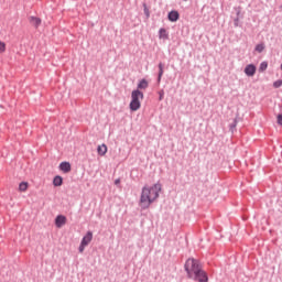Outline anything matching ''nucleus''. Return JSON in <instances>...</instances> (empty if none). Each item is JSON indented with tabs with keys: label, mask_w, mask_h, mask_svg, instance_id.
Listing matches in <instances>:
<instances>
[{
	"label": "nucleus",
	"mask_w": 282,
	"mask_h": 282,
	"mask_svg": "<svg viewBox=\"0 0 282 282\" xmlns=\"http://www.w3.org/2000/svg\"><path fill=\"white\" fill-rule=\"evenodd\" d=\"M183 1H188V0H183Z\"/></svg>",
	"instance_id": "obj_24"
},
{
	"label": "nucleus",
	"mask_w": 282,
	"mask_h": 282,
	"mask_svg": "<svg viewBox=\"0 0 282 282\" xmlns=\"http://www.w3.org/2000/svg\"><path fill=\"white\" fill-rule=\"evenodd\" d=\"M141 100H144V93L140 91L139 89L132 90L130 109L132 111H138V109L142 107Z\"/></svg>",
	"instance_id": "obj_3"
},
{
	"label": "nucleus",
	"mask_w": 282,
	"mask_h": 282,
	"mask_svg": "<svg viewBox=\"0 0 282 282\" xmlns=\"http://www.w3.org/2000/svg\"><path fill=\"white\" fill-rule=\"evenodd\" d=\"M263 50H265V46H264L263 44H258V45L256 46V52L261 53V52H263Z\"/></svg>",
	"instance_id": "obj_17"
},
{
	"label": "nucleus",
	"mask_w": 282,
	"mask_h": 282,
	"mask_svg": "<svg viewBox=\"0 0 282 282\" xmlns=\"http://www.w3.org/2000/svg\"><path fill=\"white\" fill-rule=\"evenodd\" d=\"M164 75V64H159V80H162V76Z\"/></svg>",
	"instance_id": "obj_15"
},
{
	"label": "nucleus",
	"mask_w": 282,
	"mask_h": 282,
	"mask_svg": "<svg viewBox=\"0 0 282 282\" xmlns=\"http://www.w3.org/2000/svg\"><path fill=\"white\" fill-rule=\"evenodd\" d=\"M282 86V80H276L275 83H273V87L279 88Z\"/></svg>",
	"instance_id": "obj_20"
},
{
	"label": "nucleus",
	"mask_w": 282,
	"mask_h": 282,
	"mask_svg": "<svg viewBox=\"0 0 282 282\" xmlns=\"http://www.w3.org/2000/svg\"><path fill=\"white\" fill-rule=\"evenodd\" d=\"M144 14H145L147 19H149V17H151V12L149 11V8H147V4H144Z\"/></svg>",
	"instance_id": "obj_19"
},
{
	"label": "nucleus",
	"mask_w": 282,
	"mask_h": 282,
	"mask_svg": "<svg viewBox=\"0 0 282 282\" xmlns=\"http://www.w3.org/2000/svg\"><path fill=\"white\" fill-rule=\"evenodd\" d=\"M260 72H265V69H268V62H262L261 64H260Z\"/></svg>",
	"instance_id": "obj_16"
},
{
	"label": "nucleus",
	"mask_w": 282,
	"mask_h": 282,
	"mask_svg": "<svg viewBox=\"0 0 282 282\" xmlns=\"http://www.w3.org/2000/svg\"><path fill=\"white\" fill-rule=\"evenodd\" d=\"M185 271L187 272L188 279H193L198 282H208V274L202 270L199 262L193 258L186 260Z\"/></svg>",
	"instance_id": "obj_2"
},
{
	"label": "nucleus",
	"mask_w": 282,
	"mask_h": 282,
	"mask_svg": "<svg viewBox=\"0 0 282 282\" xmlns=\"http://www.w3.org/2000/svg\"><path fill=\"white\" fill-rule=\"evenodd\" d=\"M28 186H29L28 182H22V183H20V185H19V191H20L21 193H25V191H28Z\"/></svg>",
	"instance_id": "obj_14"
},
{
	"label": "nucleus",
	"mask_w": 282,
	"mask_h": 282,
	"mask_svg": "<svg viewBox=\"0 0 282 282\" xmlns=\"http://www.w3.org/2000/svg\"><path fill=\"white\" fill-rule=\"evenodd\" d=\"M29 23H31V25H33L34 28H39V25H41V18L30 17Z\"/></svg>",
	"instance_id": "obj_8"
},
{
	"label": "nucleus",
	"mask_w": 282,
	"mask_h": 282,
	"mask_svg": "<svg viewBox=\"0 0 282 282\" xmlns=\"http://www.w3.org/2000/svg\"><path fill=\"white\" fill-rule=\"evenodd\" d=\"M245 74L247 76H254V74H257V67L252 64L247 65L245 68Z\"/></svg>",
	"instance_id": "obj_6"
},
{
	"label": "nucleus",
	"mask_w": 282,
	"mask_h": 282,
	"mask_svg": "<svg viewBox=\"0 0 282 282\" xmlns=\"http://www.w3.org/2000/svg\"><path fill=\"white\" fill-rule=\"evenodd\" d=\"M149 87V82L147 79H141L138 84V90L140 89H147Z\"/></svg>",
	"instance_id": "obj_12"
},
{
	"label": "nucleus",
	"mask_w": 282,
	"mask_h": 282,
	"mask_svg": "<svg viewBox=\"0 0 282 282\" xmlns=\"http://www.w3.org/2000/svg\"><path fill=\"white\" fill-rule=\"evenodd\" d=\"M169 21L175 22L180 19V13L177 11H171L167 15Z\"/></svg>",
	"instance_id": "obj_9"
},
{
	"label": "nucleus",
	"mask_w": 282,
	"mask_h": 282,
	"mask_svg": "<svg viewBox=\"0 0 282 282\" xmlns=\"http://www.w3.org/2000/svg\"><path fill=\"white\" fill-rule=\"evenodd\" d=\"M278 124L282 127V115H278Z\"/></svg>",
	"instance_id": "obj_21"
},
{
	"label": "nucleus",
	"mask_w": 282,
	"mask_h": 282,
	"mask_svg": "<svg viewBox=\"0 0 282 282\" xmlns=\"http://www.w3.org/2000/svg\"><path fill=\"white\" fill-rule=\"evenodd\" d=\"M6 52V42L0 41V54H3Z\"/></svg>",
	"instance_id": "obj_18"
},
{
	"label": "nucleus",
	"mask_w": 282,
	"mask_h": 282,
	"mask_svg": "<svg viewBox=\"0 0 282 282\" xmlns=\"http://www.w3.org/2000/svg\"><path fill=\"white\" fill-rule=\"evenodd\" d=\"M160 191H162V185L159 183L152 186H144L141 192L139 206L143 209L149 208L160 197Z\"/></svg>",
	"instance_id": "obj_1"
},
{
	"label": "nucleus",
	"mask_w": 282,
	"mask_h": 282,
	"mask_svg": "<svg viewBox=\"0 0 282 282\" xmlns=\"http://www.w3.org/2000/svg\"><path fill=\"white\" fill-rule=\"evenodd\" d=\"M162 98H164V94L163 93L160 95V100H162Z\"/></svg>",
	"instance_id": "obj_23"
},
{
	"label": "nucleus",
	"mask_w": 282,
	"mask_h": 282,
	"mask_svg": "<svg viewBox=\"0 0 282 282\" xmlns=\"http://www.w3.org/2000/svg\"><path fill=\"white\" fill-rule=\"evenodd\" d=\"M53 185L54 186H63V177L55 176L54 180H53Z\"/></svg>",
	"instance_id": "obj_13"
},
{
	"label": "nucleus",
	"mask_w": 282,
	"mask_h": 282,
	"mask_svg": "<svg viewBox=\"0 0 282 282\" xmlns=\"http://www.w3.org/2000/svg\"><path fill=\"white\" fill-rule=\"evenodd\" d=\"M159 39H162L163 41L169 40V32L166 31V29H160Z\"/></svg>",
	"instance_id": "obj_11"
},
{
	"label": "nucleus",
	"mask_w": 282,
	"mask_h": 282,
	"mask_svg": "<svg viewBox=\"0 0 282 282\" xmlns=\"http://www.w3.org/2000/svg\"><path fill=\"white\" fill-rule=\"evenodd\" d=\"M97 153L101 156L107 155V144L98 145Z\"/></svg>",
	"instance_id": "obj_10"
},
{
	"label": "nucleus",
	"mask_w": 282,
	"mask_h": 282,
	"mask_svg": "<svg viewBox=\"0 0 282 282\" xmlns=\"http://www.w3.org/2000/svg\"><path fill=\"white\" fill-rule=\"evenodd\" d=\"M115 184H116V186H118V184H120V178H117V180L115 181Z\"/></svg>",
	"instance_id": "obj_22"
},
{
	"label": "nucleus",
	"mask_w": 282,
	"mask_h": 282,
	"mask_svg": "<svg viewBox=\"0 0 282 282\" xmlns=\"http://www.w3.org/2000/svg\"><path fill=\"white\" fill-rule=\"evenodd\" d=\"M59 169L63 171V173H69V171H72V164H69V162H62L59 164Z\"/></svg>",
	"instance_id": "obj_7"
},
{
	"label": "nucleus",
	"mask_w": 282,
	"mask_h": 282,
	"mask_svg": "<svg viewBox=\"0 0 282 282\" xmlns=\"http://www.w3.org/2000/svg\"><path fill=\"white\" fill-rule=\"evenodd\" d=\"M91 239H94V234L91 231H88L85 237L82 239L80 246H79V252H85V248H87L88 243H91Z\"/></svg>",
	"instance_id": "obj_4"
},
{
	"label": "nucleus",
	"mask_w": 282,
	"mask_h": 282,
	"mask_svg": "<svg viewBox=\"0 0 282 282\" xmlns=\"http://www.w3.org/2000/svg\"><path fill=\"white\" fill-rule=\"evenodd\" d=\"M65 224H67V218L65 216L59 215L56 217L55 226H57V228H63V226H65Z\"/></svg>",
	"instance_id": "obj_5"
}]
</instances>
